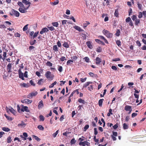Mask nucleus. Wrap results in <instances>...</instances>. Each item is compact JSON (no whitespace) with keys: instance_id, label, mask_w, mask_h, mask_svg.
Instances as JSON below:
<instances>
[{"instance_id":"1","label":"nucleus","mask_w":146,"mask_h":146,"mask_svg":"<svg viewBox=\"0 0 146 146\" xmlns=\"http://www.w3.org/2000/svg\"><path fill=\"white\" fill-rule=\"evenodd\" d=\"M45 76L47 79L51 80H53L54 77V74H52L51 72L49 71L45 73Z\"/></svg>"},{"instance_id":"2","label":"nucleus","mask_w":146,"mask_h":146,"mask_svg":"<svg viewBox=\"0 0 146 146\" xmlns=\"http://www.w3.org/2000/svg\"><path fill=\"white\" fill-rule=\"evenodd\" d=\"M103 32L108 38H111L112 37L113 34L110 33L109 31L104 29L103 31Z\"/></svg>"},{"instance_id":"3","label":"nucleus","mask_w":146,"mask_h":146,"mask_svg":"<svg viewBox=\"0 0 146 146\" xmlns=\"http://www.w3.org/2000/svg\"><path fill=\"white\" fill-rule=\"evenodd\" d=\"M10 14L11 16L14 15L17 17H19L20 15L18 11L13 9H12L11 13H10Z\"/></svg>"},{"instance_id":"4","label":"nucleus","mask_w":146,"mask_h":146,"mask_svg":"<svg viewBox=\"0 0 146 146\" xmlns=\"http://www.w3.org/2000/svg\"><path fill=\"white\" fill-rule=\"evenodd\" d=\"M30 6V5H29L27 7H24L20 8L19 9V11L21 13H26L27 12L26 10L28 9Z\"/></svg>"},{"instance_id":"5","label":"nucleus","mask_w":146,"mask_h":146,"mask_svg":"<svg viewBox=\"0 0 146 146\" xmlns=\"http://www.w3.org/2000/svg\"><path fill=\"white\" fill-rule=\"evenodd\" d=\"M38 94L37 92H32L29 94L27 96V98L29 99H31L33 97L35 96Z\"/></svg>"},{"instance_id":"6","label":"nucleus","mask_w":146,"mask_h":146,"mask_svg":"<svg viewBox=\"0 0 146 146\" xmlns=\"http://www.w3.org/2000/svg\"><path fill=\"white\" fill-rule=\"evenodd\" d=\"M21 70V69H19L18 70L19 77L22 80H24V78L23 77V73L22 72Z\"/></svg>"},{"instance_id":"7","label":"nucleus","mask_w":146,"mask_h":146,"mask_svg":"<svg viewBox=\"0 0 146 146\" xmlns=\"http://www.w3.org/2000/svg\"><path fill=\"white\" fill-rule=\"evenodd\" d=\"M21 101L22 103H25L28 104L31 103L33 102L32 100H29L27 99H25L21 100Z\"/></svg>"},{"instance_id":"8","label":"nucleus","mask_w":146,"mask_h":146,"mask_svg":"<svg viewBox=\"0 0 146 146\" xmlns=\"http://www.w3.org/2000/svg\"><path fill=\"white\" fill-rule=\"evenodd\" d=\"M125 110L127 111H129V113H130L131 112L132 109L131 107L128 105H126L125 107Z\"/></svg>"},{"instance_id":"9","label":"nucleus","mask_w":146,"mask_h":146,"mask_svg":"<svg viewBox=\"0 0 146 146\" xmlns=\"http://www.w3.org/2000/svg\"><path fill=\"white\" fill-rule=\"evenodd\" d=\"M87 34V33L84 31L83 33H81V35L82 36V38L83 40L86 39L87 37L88 36Z\"/></svg>"},{"instance_id":"10","label":"nucleus","mask_w":146,"mask_h":146,"mask_svg":"<svg viewBox=\"0 0 146 146\" xmlns=\"http://www.w3.org/2000/svg\"><path fill=\"white\" fill-rule=\"evenodd\" d=\"M12 64L11 63H9L7 66V70L9 73H10L12 72V71H11Z\"/></svg>"},{"instance_id":"11","label":"nucleus","mask_w":146,"mask_h":146,"mask_svg":"<svg viewBox=\"0 0 146 146\" xmlns=\"http://www.w3.org/2000/svg\"><path fill=\"white\" fill-rule=\"evenodd\" d=\"M21 111L23 112L25 111L26 112H29L30 110L28 109V108L27 106H23V108L21 110Z\"/></svg>"},{"instance_id":"12","label":"nucleus","mask_w":146,"mask_h":146,"mask_svg":"<svg viewBox=\"0 0 146 146\" xmlns=\"http://www.w3.org/2000/svg\"><path fill=\"white\" fill-rule=\"evenodd\" d=\"M96 64L97 65H98L102 62V59L99 57H96L95 59Z\"/></svg>"},{"instance_id":"13","label":"nucleus","mask_w":146,"mask_h":146,"mask_svg":"<svg viewBox=\"0 0 146 146\" xmlns=\"http://www.w3.org/2000/svg\"><path fill=\"white\" fill-rule=\"evenodd\" d=\"M48 31V30L46 28L44 27L43 28L41 31H40V34H42L44 33L47 32Z\"/></svg>"},{"instance_id":"14","label":"nucleus","mask_w":146,"mask_h":146,"mask_svg":"<svg viewBox=\"0 0 146 146\" xmlns=\"http://www.w3.org/2000/svg\"><path fill=\"white\" fill-rule=\"evenodd\" d=\"M20 85L23 87L28 88L30 86L29 83H21Z\"/></svg>"},{"instance_id":"15","label":"nucleus","mask_w":146,"mask_h":146,"mask_svg":"<svg viewBox=\"0 0 146 146\" xmlns=\"http://www.w3.org/2000/svg\"><path fill=\"white\" fill-rule=\"evenodd\" d=\"M91 43V42L90 41H87L86 42V44H87L88 47L90 49H92L93 48V46Z\"/></svg>"},{"instance_id":"16","label":"nucleus","mask_w":146,"mask_h":146,"mask_svg":"<svg viewBox=\"0 0 146 146\" xmlns=\"http://www.w3.org/2000/svg\"><path fill=\"white\" fill-rule=\"evenodd\" d=\"M73 27L76 30L78 31L79 32L84 31L81 29L80 27L77 26H75Z\"/></svg>"},{"instance_id":"17","label":"nucleus","mask_w":146,"mask_h":146,"mask_svg":"<svg viewBox=\"0 0 146 146\" xmlns=\"http://www.w3.org/2000/svg\"><path fill=\"white\" fill-rule=\"evenodd\" d=\"M88 143L87 141H84L82 142H80L79 143V145H82L83 146H85L86 145H88Z\"/></svg>"},{"instance_id":"18","label":"nucleus","mask_w":146,"mask_h":146,"mask_svg":"<svg viewBox=\"0 0 146 146\" xmlns=\"http://www.w3.org/2000/svg\"><path fill=\"white\" fill-rule=\"evenodd\" d=\"M98 38L104 40V41L106 43L108 44V42L107 40L103 36H98Z\"/></svg>"},{"instance_id":"19","label":"nucleus","mask_w":146,"mask_h":146,"mask_svg":"<svg viewBox=\"0 0 146 146\" xmlns=\"http://www.w3.org/2000/svg\"><path fill=\"white\" fill-rule=\"evenodd\" d=\"M9 110L14 115H15L16 113V111L12 107L10 109H9Z\"/></svg>"},{"instance_id":"20","label":"nucleus","mask_w":146,"mask_h":146,"mask_svg":"<svg viewBox=\"0 0 146 146\" xmlns=\"http://www.w3.org/2000/svg\"><path fill=\"white\" fill-rule=\"evenodd\" d=\"M92 82H88L84 84L83 86V88H86L90 84H92Z\"/></svg>"},{"instance_id":"21","label":"nucleus","mask_w":146,"mask_h":146,"mask_svg":"<svg viewBox=\"0 0 146 146\" xmlns=\"http://www.w3.org/2000/svg\"><path fill=\"white\" fill-rule=\"evenodd\" d=\"M22 2L24 4H25L26 5H28L31 4L30 2H29V1H27V0H22Z\"/></svg>"},{"instance_id":"22","label":"nucleus","mask_w":146,"mask_h":146,"mask_svg":"<svg viewBox=\"0 0 146 146\" xmlns=\"http://www.w3.org/2000/svg\"><path fill=\"white\" fill-rule=\"evenodd\" d=\"M129 128V125H127L126 123H124L123 124V128L124 129H127Z\"/></svg>"},{"instance_id":"23","label":"nucleus","mask_w":146,"mask_h":146,"mask_svg":"<svg viewBox=\"0 0 146 146\" xmlns=\"http://www.w3.org/2000/svg\"><path fill=\"white\" fill-rule=\"evenodd\" d=\"M63 46L65 48H67L69 47V45L66 42H64L63 44Z\"/></svg>"},{"instance_id":"24","label":"nucleus","mask_w":146,"mask_h":146,"mask_svg":"<svg viewBox=\"0 0 146 146\" xmlns=\"http://www.w3.org/2000/svg\"><path fill=\"white\" fill-rule=\"evenodd\" d=\"M4 116L6 117L8 120L12 121L13 119L12 117H10L9 116L7 115L6 114H5Z\"/></svg>"},{"instance_id":"25","label":"nucleus","mask_w":146,"mask_h":146,"mask_svg":"<svg viewBox=\"0 0 146 146\" xmlns=\"http://www.w3.org/2000/svg\"><path fill=\"white\" fill-rule=\"evenodd\" d=\"M119 15L118 9H115L114 13V16L116 17H118Z\"/></svg>"},{"instance_id":"26","label":"nucleus","mask_w":146,"mask_h":146,"mask_svg":"<svg viewBox=\"0 0 146 146\" xmlns=\"http://www.w3.org/2000/svg\"><path fill=\"white\" fill-rule=\"evenodd\" d=\"M78 101L80 103H81L84 104H85L86 103L84 100H83L81 98L79 99H78Z\"/></svg>"},{"instance_id":"27","label":"nucleus","mask_w":146,"mask_h":146,"mask_svg":"<svg viewBox=\"0 0 146 146\" xmlns=\"http://www.w3.org/2000/svg\"><path fill=\"white\" fill-rule=\"evenodd\" d=\"M104 99H100L98 102V104L100 106H102V103Z\"/></svg>"},{"instance_id":"28","label":"nucleus","mask_w":146,"mask_h":146,"mask_svg":"<svg viewBox=\"0 0 146 146\" xmlns=\"http://www.w3.org/2000/svg\"><path fill=\"white\" fill-rule=\"evenodd\" d=\"M73 61L72 60H69L67 62L66 64L67 65H69L70 64H72L73 62Z\"/></svg>"},{"instance_id":"29","label":"nucleus","mask_w":146,"mask_h":146,"mask_svg":"<svg viewBox=\"0 0 146 146\" xmlns=\"http://www.w3.org/2000/svg\"><path fill=\"white\" fill-rule=\"evenodd\" d=\"M59 130H57L55 133H54L52 134V136L53 137L55 138L56 137L57 135L59 132Z\"/></svg>"},{"instance_id":"30","label":"nucleus","mask_w":146,"mask_h":146,"mask_svg":"<svg viewBox=\"0 0 146 146\" xmlns=\"http://www.w3.org/2000/svg\"><path fill=\"white\" fill-rule=\"evenodd\" d=\"M2 129L6 132H8L10 131V129L9 128L6 127H3L2 128Z\"/></svg>"},{"instance_id":"31","label":"nucleus","mask_w":146,"mask_h":146,"mask_svg":"<svg viewBox=\"0 0 146 146\" xmlns=\"http://www.w3.org/2000/svg\"><path fill=\"white\" fill-rule=\"evenodd\" d=\"M43 102L42 100L40 101L38 103V107L41 108L43 106Z\"/></svg>"},{"instance_id":"32","label":"nucleus","mask_w":146,"mask_h":146,"mask_svg":"<svg viewBox=\"0 0 146 146\" xmlns=\"http://www.w3.org/2000/svg\"><path fill=\"white\" fill-rule=\"evenodd\" d=\"M58 48L57 45H55L53 46V49L55 51H58Z\"/></svg>"},{"instance_id":"33","label":"nucleus","mask_w":146,"mask_h":146,"mask_svg":"<svg viewBox=\"0 0 146 146\" xmlns=\"http://www.w3.org/2000/svg\"><path fill=\"white\" fill-rule=\"evenodd\" d=\"M18 5H19L21 7H24V5L21 1H18L17 3Z\"/></svg>"},{"instance_id":"34","label":"nucleus","mask_w":146,"mask_h":146,"mask_svg":"<svg viewBox=\"0 0 146 146\" xmlns=\"http://www.w3.org/2000/svg\"><path fill=\"white\" fill-rule=\"evenodd\" d=\"M137 5L138 9L140 10L142 9V4L140 3L139 2H137Z\"/></svg>"},{"instance_id":"35","label":"nucleus","mask_w":146,"mask_h":146,"mask_svg":"<svg viewBox=\"0 0 146 146\" xmlns=\"http://www.w3.org/2000/svg\"><path fill=\"white\" fill-rule=\"evenodd\" d=\"M32 137H33L35 139H36V140H37L38 141H40V138H39L37 136H35L34 135H33L32 136Z\"/></svg>"},{"instance_id":"36","label":"nucleus","mask_w":146,"mask_h":146,"mask_svg":"<svg viewBox=\"0 0 146 146\" xmlns=\"http://www.w3.org/2000/svg\"><path fill=\"white\" fill-rule=\"evenodd\" d=\"M140 20L139 19H136L135 21V24L136 25H138V24L140 23Z\"/></svg>"},{"instance_id":"37","label":"nucleus","mask_w":146,"mask_h":146,"mask_svg":"<svg viewBox=\"0 0 146 146\" xmlns=\"http://www.w3.org/2000/svg\"><path fill=\"white\" fill-rule=\"evenodd\" d=\"M25 125L26 124H25V123L22 121L21 123H19L18 125V127H19L21 126H25Z\"/></svg>"},{"instance_id":"38","label":"nucleus","mask_w":146,"mask_h":146,"mask_svg":"<svg viewBox=\"0 0 146 146\" xmlns=\"http://www.w3.org/2000/svg\"><path fill=\"white\" fill-rule=\"evenodd\" d=\"M37 128L38 129H39V130H40L43 131L44 130V128L43 126L40 125H38V127Z\"/></svg>"},{"instance_id":"39","label":"nucleus","mask_w":146,"mask_h":146,"mask_svg":"<svg viewBox=\"0 0 146 146\" xmlns=\"http://www.w3.org/2000/svg\"><path fill=\"white\" fill-rule=\"evenodd\" d=\"M11 137L10 136H9L7 139V142L8 143H10L11 142Z\"/></svg>"},{"instance_id":"40","label":"nucleus","mask_w":146,"mask_h":146,"mask_svg":"<svg viewBox=\"0 0 146 146\" xmlns=\"http://www.w3.org/2000/svg\"><path fill=\"white\" fill-rule=\"evenodd\" d=\"M52 24L54 27H57L58 26V22H53L52 23Z\"/></svg>"},{"instance_id":"41","label":"nucleus","mask_w":146,"mask_h":146,"mask_svg":"<svg viewBox=\"0 0 146 146\" xmlns=\"http://www.w3.org/2000/svg\"><path fill=\"white\" fill-rule=\"evenodd\" d=\"M46 64L47 66H49L50 67L52 66V63L50 61H47V62L46 63Z\"/></svg>"},{"instance_id":"42","label":"nucleus","mask_w":146,"mask_h":146,"mask_svg":"<svg viewBox=\"0 0 146 146\" xmlns=\"http://www.w3.org/2000/svg\"><path fill=\"white\" fill-rule=\"evenodd\" d=\"M43 80V79L41 78L38 81L37 84L39 85H41L42 84V81Z\"/></svg>"},{"instance_id":"43","label":"nucleus","mask_w":146,"mask_h":146,"mask_svg":"<svg viewBox=\"0 0 146 146\" xmlns=\"http://www.w3.org/2000/svg\"><path fill=\"white\" fill-rule=\"evenodd\" d=\"M76 141L75 140L74 138L72 139L70 141V143L71 145L75 144L76 142Z\"/></svg>"},{"instance_id":"44","label":"nucleus","mask_w":146,"mask_h":146,"mask_svg":"<svg viewBox=\"0 0 146 146\" xmlns=\"http://www.w3.org/2000/svg\"><path fill=\"white\" fill-rule=\"evenodd\" d=\"M102 49L101 47L99 46L96 49V51L98 52H101Z\"/></svg>"},{"instance_id":"45","label":"nucleus","mask_w":146,"mask_h":146,"mask_svg":"<svg viewBox=\"0 0 146 146\" xmlns=\"http://www.w3.org/2000/svg\"><path fill=\"white\" fill-rule=\"evenodd\" d=\"M143 17V13L141 12H139V15L138 16V17L139 18H141Z\"/></svg>"},{"instance_id":"46","label":"nucleus","mask_w":146,"mask_h":146,"mask_svg":"<svg viewBox=\"0 0 146 146\" xmlns=\"http://www.w3.org/2000/svg\"><path fill=\"white\" fill-rule=\"evenodd\" d=\"M121 41L119 40L116 41V44L119 47L121 46Z\"/></svg>"},{"instance_id":"47","label":"nucleus","mask_w":146,"mask_h":146,"mask_svg":"<svg viewBox=\"0 0 146 146\" xmlns=\"http://www.w3.org/2000/svg\"><path fill=\"white\" fill-rule=\"evenodd\" d=\"M84 59L85 60V61L87 62H89V59L88 57H85Z\"/></svg>"},{"instance_id":"48","label":"nucleus","mask_w":146,"mask_h":146,"mask_svg":"<svg viewBox=\"0 0 146 146\" xmlns=\"http://www.w3.org/2000/svg\"><path fill=\"white\" fill-rule=\"evenodd\" d=\"M120 33V30L119 29L117 30L115 33V35L117 36H119Z\"/></svg>"},{"instance_id":"49","label":"nucleus","mask_w":146,"mask_h":146,"mask_svg":"<svg viewBox=\"0 0 146 146\" xmlns=\"http://www.w3.org/2000/svg\"><path fill=\"white\" fill-rule=\"evenodd\" d=\"M111 69L115 71H116L117 70V68L115 66H112L111 67Z\"/></svg>"},{"instance_id":"50","label":"nucleus","mask_w":146,"mask_h":146,"mask_svg":"<svg viewBox=\"0 0 146 146\" xmlns=\"http://www.w3.org/2000/svg\"><path fill=\"white\" fill-rule=\"evenodd\" d=\"M67 21L66 20H63L62 21V24L63 25L65 26L66 24Z\"/></svg>"},{"instance_id":"51","label":"nucleus","mask_w":146,"mask_h":146,"mask_svg":"<svg viewBox=\"0 0 146 146\" xmlns=\"http://www.w3.org/2000/svg\"><path fill=\"white\" fill-rule=\"evenodd\" d=\"M47 28L48 29H49L50 30V31H53L54 30V27L53 26H51V27H48V26L47 27Z\"/></svg>"},{"instance_id":"52","label":"nucleus","mask_w":146,"mask_h":146,"mask_svg":"<svg viewBox=\"0 0 146 146\" xmlns=\"http://www.w3.org/2000/svg\"><path fill=\"white\" fill-rule=\"evenodd\" d=\"M28 25H26L25 26H24V27L23 28V30L24 31H25L26 30H27L28 29Z\"/></svg>"},{"instance_id":"53","label":"nucleus","mask_w":146,"mask_h":146,"mask_svg":"<svg viewBox=\"0 0 146 146\" xmlns=\"http://www.w3.org/2000/svg\"><path fill=\"white\" fill-rule=\"evenodd\" d=\"M131 21V19L129 17H127V18L126 19V20H125V21L127 23H128V22H129L130 21Z\"/></svg>"},{"instance_id":"54","label":"nucleus","mask_w":146,"mask_h":146,"mask_svg":"<svg viewBox=\"0 0 146 146\" xmlns=\"http://www.w3.org/2000/svg\"><path fill=\"white\" fill-rule=\"evenodd\" d=\"M39 117L40 121H44V117L42 115H40L39 116Z\"/></svg>"},{"instance_id":"55","label":"nucleus","mask_w":146,"mask_h":146,"mask_svg":"<svg viewBox=\"0 0 146 146\" xmlns=\"http://www.w3.org/2000/svg\"><path fill=\"white\" fill-rule=\"evenodd\" d=\"M137 17L135 15H133L131 17V18L133 21L137 19Z\"/></svg>"},{"instance_id":"56","label":"nucleus","mask_w":146,"mask_h":146,"mask_svg":"<svg viewBox=\"0 0 146 146\" xmlns=\"http://www.w3.org/2000/svg\"><path fill=\"white\" fill-rule=\"evenodd\" d=\"M29 83L31 84V85L33 86H35V84L34 83L32 80L29 81Z\"/></svg>"},{"instance_id":"57","label":"nucleus","mask_w":146,"mask_h":146,"mask_svg":"<svg viewBox=\"0 0 146 146\" xmlns=\"http://www.w3.org/2000/svg\"><path fill=\"white\" fill-rule=\"evenodd\" d=\"M89 127V125H86L84 127V130L86 131Z\"/></svg>"},{"instance_id":"58","label":"nucleus","mask_w":146,"mask_h":146,"mask_svg":"<svg viewBox=\"0 0 146 146\" xmlns=\"http://www.w3.org/2000/svg\"><path fill=\"white\" fill-rule=\"evenodd\" d=\"M71 58L73 61L75 60H76L78 58V57L76 56H74L71 57Z\"/></svg>"},{"instance_id":"59","label":"nucleus","mask_w":146,"mask_h":146,"mask_svg":"<svg viewBox=\"0 0 146 146\" xmlns=\"http://www.w3.org/2000/svg\"><path fill=\"white\" fill-rule=\"evenodd\" d=\"M38 33H39V32L38 31L36 32H35L34 34L33 35V38H35V37H36L37 36Z\"/></svg>"},{"instance_id":"60","label":"nucleus","mask_w":146,"mask_h":146,"mask_svg":"<svg viewBox=\"0 0 146 146\" xmlns=\"http://www.w3.org/2000/svg\"><path fill=\"white\" fill-rule=\"evenodd\" d=\"M58 70L61 72L62 70V66H59L58 68Z\"/></svg>"},{"instance_id":"61","label":"nucleus","mask_w":146,"mask_h":146,"mask_svg":"<svg viewBox=\"0 0 146 146\" xmlns=\"http://www.w3.org/2000/svg\"><path fill=\"white\" fill-rule=\"evenodd\" d=\"M23 75L26 78H28V72L27 71H25Z\"/></svg>"},{"instance_id":"62","label":"nucleus","mask_w":146,"mask_h":146,"mask_svg":"<svg viewBox=\"0 0 146 146\" xmlns=\"http://www.w3.org/2000/svg\"><path fill=\"white\" fill-rule=\"evenodd\" d=\"M113 134L111 135H113V136L116 137L117 136V132H114V131H113L112 132Z\"/></svg>"},{"instance_id":"63","label":"nucleus","mask_w":146,"mask_h":146,"mask_svg":"<svg viewBox=\"0 0 146 146\" xmlns=\"http://www.w3.org/2000/svg\"><path fill=\"white\" fill-rule=\"evenodd\" d=\"M89 74L90 76L92 77H94V76H95V75H95L93 73L91 72H89Z\"/></svg>"},{"instance_id":"64","label":"nucleus","mask_w":146,"mask_h":146,"mask_svg":"<svg viewBox=\"0 0 146 146\" xmlns=\"http://www.w3.org/2000/svg\"><path fill=\"white\" fill-rule=\"evenodd\" d=\"M60 60L61 61L63 62L64 60H66V59L65 57L63 56L60 58Z\"/></svg>"}]
</instances>
